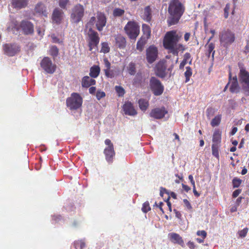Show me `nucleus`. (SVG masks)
I'll list each match as a JSON object with an SVG mask.
<instances>
[{"label": "nucleus", "mask_w": 249, "mask_h": 249, "mask_svg": "<svg viewBox=\"0 0 249 249\" xmlns=\"http://www.w3.org/2000/svg\"><path fill=\"white\" fill-rule=\"evenodd\" d=\"M181 36H182L178 34L176 30L167 32L163 40L164 48L174 55H178L179 51L183 52L185 50L182 44L178 43Z\"/></svg>", "instance_id": "nucleus-1"}, {"label": "nucleus", "mask_w": 249, "mask_h": 249, "mask_svg": "<svg viewBox=\"0 0 249 249\" xmlns=\"http://www.w3.org/2000/svg\"><path fill=\"white\" fill-rule=\"evenodd\" d=\"M185 8L179 0H172L168 8L170 15L167 22L169 26L177 24L184 12Z\"/></svg>", "instance_id": "nucleus-2"}, {"label": "nucleus", "mask_w": 249, "mask_h": 249, "mask_svg": "<svg viewBox=\"0 0 249 249\" xmlns=\"http://www.w3.org/2000/svg\"><path fill=\"white\" fill-rule=\"evenodd\" d=\"M83 103V98L78 93L73 92L71 96L66 99V105L71 110H77L80 108Z\"/></svg>", "instance_id": "nucleus-3"}, {"label": "nucleus", "mask_w": 249, "mask_h": 249, "mask_svg": "<svg viewBox=\"0 0 249 249\" xmlns=\"http://www.w3.org/2000/svg\"><path fill=\"white\" fill-rule=\"evenodd\" d=\"M235 40V34L229 29L224 30L219 35V41L225 48H228Z\"/></svg>", "instance_id": "nucleus-4"}, {"label": "nucleus", "mask_w": 249, "mask_h": 249, "mask_svg": "<svg viewBox=\"0 0 249 249\" xmlns=\"http://www.w3.org/2000/svg\"><path fill=\"white\" fill-rule=\"evenodd\" d=\"M124 30L131 39L135 40L140 33V27L134 21H128L125 26Z\"/></svg>", "instance_id": "nucleus-5"}, {"label": "nucleus", "mask_w": 249, "mask_h": 249, "mask_svg": "<svg viewBox=\"0 0 249 249\" xmlns=\"http://www.w3.org/2000/svg\"><path fill=\"white\" fill-rule=\"evenodd\" d=\"M85 9L84 6L81 4H77L71 9L70 16L72 21L78 23L81 20L84 15Z\"/></svg>", "instance_id": "nucleus-6"}, {"label": "nucleus", "mask_w": 249, "mask_h": 249, "mask_svg": "<svg viewBox=\"0 0 249 249\" xmlns=\"http://www.w3.org/2000/svg\"><path fill=\"white\" fill-rule=\"evenodd\" d=\"M149 87L153 93L156 96L161 95L164 89L161 82L154 76H152L150 79Z\"/></svg>", "instance_id": "nucleus-7"}, {"label": "nucleus", "mask_w": 249, "mask_h": 249, "mask_svg": "<svg viewBox=\"0 0 249 249\" xmlns=\"http://www.w3.org/2000/svg\"><path fill=\"white\" fill-rule=\"evenodd\" d=\"M105 143L107 146L104 150V154L105 156L106 160L108 163L110 164L113 162L115 156L114 146L111 141L108 139L105 141Z\"/></svg>", "instance_id": "nucleus-8"}, {"label": "nucleus", "mask_w": 249, "mask_h": 249, "mask_svg": "<svg viewBox=\"0 0 249 249\" xmlns=\"http://www.w3.org/2000/svg\"><path fill=\"white\" fill-rule=\"evenodd\" d=\"M238 76L243 90L249 92V72L244 68H241Z\"/></svg>", "instance_id": "nucleus-9"}, {"label": "nucleus", "mask_w": 249, "mask_h": 249, "mask_svg": "<svg viewBox=\"0 0 249 249\" xmlns=\"http://www.w3.org/2000/svg\"><path fill=\"white\" fill-rule=\"evenodd\" d=\"M88 36L89 37L88 46L89 50L91 51L93 49L97 48L100 41V37L98 33L91 28L89 29Z\"/></svg>", "instance_id": "nucleus-10"}, {"label": "nucleus", "mask_w": 249, "mask_h": 249, "mask_svg": "<svg viewBox=\"0 0 249 249\" xmlns=\"http://www.w3.org/2000/svg\"><path fill=\"white\" fill-rule=\"evenodd\" d=\"M40 64L41 68L48 73H53L56 69V65L53 63L49 57H44Z\"/></svg>", "instance_id": "nucleus-11"}, {"label": "nucleus", "mask_w": 249, "mask_h": 249, "mask_svg": "<svg viewBox=\"0 0 249 249\" xmlns=\"http://www.w3.org/2000/svg\"><path fill=\"white\" fill-rule=\"evenodd\" d=\"M158 50L154 45H150L146 50V58L147 62L152 64L156 61L158 57Z\"/></svg>", "instance_id": "nucleus-12"}, {"label": "nucleus", "mask_w": 249, "mask_h": 249, "mask_svg": "<svg viewBox=\"0 0 249 249\" xmlns=\"http://www.w3.org/2000/svg\"><path fill=\"white\" fill-rule=\"evenodd\" d=\"M4 53L9 56H13L20 51V47L16 43L5 44L3 46Z\"/></svg>", "instance_id": "nucleus-13"}, {"label": "nucleus", "mask_w": 249, "mask_h": 249, "mask_svg": "<svg viewBox=\"0 0 249 249\" xmlns=\"http://www.w3.org/2000/svg\"><path fill=\"white\" fill-rule=\"evenodd\" d=\"M168 113V111L165 107H156L152 109L149 113V116L155 119H161Z\"/></svg>", "instance_id": "nucleus-14"}, {"label": "nucleus", "mask_w": 249, "mask_h": 249, "mask_svg": "<svg viewBox=\"0 0 249 249\" xmlns=\"http://www.w3.org/2000/svg\"><path fill=\"white\" fill-rule=\"evenodd\" d=\"M167 66L164 61H159L155 67V74L160 78H164L167 75Z\"/></svg>", "instance_id": "nucleus-15"}, {"label": "nucleus", "mask_w": 249, "mask_h": 249, "mask_svg": "<svg viewBox=\"0 0 249 249\" xmlns=\"http://www.w3.org/2000/svg\"><path fill=\"white\" fill-rule=\"evenodd\" d=\"M19 27L24 35H28L34 33V25L29 21L25 20L21 21L19 25Z\"/></svg>", "instance_id": "nucleus-16"}, {"label": "nucleus", "mask_w": 249, "mask_h": 249, "mask_svg": "<svg viewBox=\"0 0 249 249\" xmlns=\"http://www.w3.org/2000/svg\"><path fill=\"white\" fill-rule=\"evenodd\" d=\"M64 13L62 10L58 8H55L52 15V19L53 23L59 24L61 23L63 18Z\"/></svg>", "instance_id": "nucleus-17"}, {"label": "nucleus", "mask_w": 249, "mask_h": 249, "mask_svg": "<svg viewBox=\"0 0 249 249\" xmlns=\"http://www.w3.org/2000/svg\"><path fill=\"white\" fill-rule=\"evenodd\" d=\"M123 109L126 115L134 116L137 114V111L130 102H125L123 106Z\"/></svg>", "instance_id": "nucleus-18"}, {"label": "nucleus", "mask_w": 249, "mask_h": 249, "mask_svg": "<svg viewBox=\"0 0 249 249\" xmlns=\"http://www.w3.org/2000/svg\"><path fill=\"white\" fill-rule=\"evenodd\" d=\"M104 63L105 69L104 71L105 72V75L109 78H112L114 77V73L112 71L110 70L111 64L108 61L107 57H105L103 59Z\"/></svg>", "instance_id": "nucleus-19"}, {"label": "nucleus", "mask_w": 249, "mask_h": 249, "mask_svg": "<svg viewBox=\"0 0 249 249\" xmlns=\"http://www.w3.org/2000/svg\"><path fill=\"white\" fill-rule=\"evenodd\" d=\"M106 24V18L104 14L100 13L97 16V21L96 24L97 29L101 31Z\"/></svg>", "instance_id": "nucleus-20"}, {"label": "nucleus", "mask_w": 249, "mask_h": 249, "mask_svg": "<svg viewBox=\"0 0 249 249\" xmlns=\"http://www.w3.org/2000/svg\"><path fill=\"white\" fill-rule=\"evenodd\" d=\"M96 82V80L94 78H90L88 76H85L82 79L81 85L83 88H88L95 85Z\"/></svg>", "instance_id": "nucleus-21"}, {"label": "nucleus", "mask_w": 249, "mask_h": 249, "mask_svg": "<svg viewBox=\"0 0 249 249\" xmlns=\"http://www.w3.org/2000/svg\"><path fill=\"white\" fill-rule=\"evenodd\" d=\"M28 2V0H11V3L13 8L21 9L25 8Z\"/></svg>", "instance_id": "nucleus-22"}, {"label": "nucleus", "mask_w": 249, "mask_h": 249, "mask_svg": "<svg viewBox=\"0 0 249 249\" xmlns=\"http://www.w3.org/2000/svg\"><path fill=\"white\" fill-rule=\"evenodd\" d=\"M35 12L40 15L44 16V17L47 16V11L46 7L42 2H40L37 3L35 7Z\"/></svg>", "instance_id": "nucleus-23"}, {"label": "nucleus", "mask_w": 249, "mask_h": 249, "mask_svg": "<svg viewBox=\"0 0 249 249\" xmlns=\"http://www.w3.org/2000/svg\"><path fill=\"white\" fill-rule=\"evenodd\" d=\"M171 241L175 244H178L182 247H184V243L182 237L178 233H171L169 234Z\"/></svg>", "instance_id": "nucleus-24"}, {"label": "nucleus", "mask_w": 249, "mask_h": 249, "mask_svg": "<svg viewBox=\"0 0 249 249\" xmlns=\"http://www.w3.org/2000/svg\"><path fill=\"white\" fill-rule=\"evenodd\" d=\"M142 18L146 21L147 22H150L151 18V10L149 6L145 7L144 9L143 13L142 15Z\"/></svg>", "instance_id": "nucleus-25"}, {"label": "nucleus", "mask_w": 249, "mask_h": 249, "mask_svg": "<svg viewBox=\"0 0 249 249\" xmlns=\"http://www.w3.org/2000/svg\"><path fill=\"white\" fill-rule=\"evenodd\" d=\"M116 45L120 49H124L126 46L125 38L121 35H118L115 37Z\"/></svg>", "instance_id": "nucleus-26"}, {"label": "nucleus", "mask_w": 249, "mask_h": 249, "mask_svg": "<svg viewBox=\"0 0 249 249\" xmlns=\"http://www.w3.org/2000/svg\"><path fill=\"white\" fill-rule=\"evenodd\" d=\"M100 72V68L98 65H94L90 68L89 75L93 78H97Z\"/></svg>", "instance_id": "nucleus-27"}, {"label": "nucleus", "mask_w": 249, "mask_h": 249, "mask_svg": "<svg viewBox=\"0 0 249 249\" xmlns=\"http://www.w3.org/2000/svg\"><path fill=\"white\" fill-rule=\"evenodd\" d=\"M213 143L220 144L221 142V132L219 129H216L213 135Z\"/></svg>", "instance_id": "nucleus-28"}, {"label": "nucleus", "mask_w": 249, "mask_h": 249, "mask_svg": "<svg viewBox=\"0 0 249 249\" xmlns=\"http://www.w3.org/2000/svg\"><path fill=\"white\" fill-rule=\"evenodd\" d=\"M233 81L231 83L230 88V91L231 93H238L240 91V87L239 86L236 76L233 78Z\"/></svg>", "instance_id": "nucleus-29"}, {"label": "nucleus", "mask_w": 249, "mask_h": 249, "mask_svg": "<svg viewBox=\"0 0 249 249\" xmlns=\"http://www.w3.org/2000/svg\"><path fill=\"white\" fill-rule=\"evenodd\" d=\"M142 31L143 36L142 37L147 39H149L151 36V28L150 26L146 24H143L142 25Z\"/></svg>", "instance_id": "nucleus-30"}, {"label": "nucleus", "mask_w": 249, "mask_h": 249, "mask_svg": "<svg viewBox=\"0 0 249 249\" xmlns=\"http://www.w3.org/2000/svg\"><path fill=\"white\" fill-rule=\"evenodd\" d=\"M139 106L141 110L145 111L149 107L148 101L145 99H140L138 101Z\"/></svg>", "instance_id": "nucleus-31"}, {"label": "nucleus", "mask_w": 249, "mask_h": 249, "mask_svg": "<svg viewBox=\"0 0 249 249\" xmlns=\"http://www.w3.org/2000/svg\"><path fill=\"white\" fill-rule=\"evenodd\" d=\"M147 40V39L141 37L137 43V49L140 52H142L146 43Z\"/></svg>", "instance_id": "nucleus-32"}, {"label": "nucleus", "mask_w": 249, "mask_h": 249, "mask_svg": "<svg viewBox=\"0 0 249 249\" xmlns=\"http://www.w3.org/2000/svg\"><path fill=\"white\" fill-rule=\"evenodd\" d=\"M220 147V144H212V154L215 158L218 159L219 155V149Z\"/></svg>", "instance_id": "nucleus-33"}, {"label": "nucleus", "mask_w": 249, "mask_h": 249, "mask_svg": "<svg viewBox=\"0 0 249 249\" xmlns=\"http://www.w3.org/2000/svg\"><path fill=\"white\" fill-rule=\"evenodd\" d=\"M221 117L222 115L221 114L215 116L211 121V125L212 126L215 127L218 126L220 124Z\"/></svg>", "instance_id": "nucleus-34"}, {"label": "nucleus", "mask_w": 249, "mask_h": 249, "mask_svg": "<svg viewBox=\"0 0 249 249\" xmlns=\"http://www.w3.org/2000/svg\"><path fill=\"white\" fill-rule=\"evenodd\" d=\"M124 10L119 8H115L113 11V16L114 17H120L124 14Z\"/></svg>", "instance_id": "nucleus-35"}, {"label": "nucleus", "mask_w": 249, "mask_h": 249, "mask_svg": "<svg viewBox=\"0 0 249 249\" xmlns=\"http://www.w3.org/2000/svg\"><path fill=\"white\" fill-rule=\"evenodd\" d=\"M59 53L58 48L55 46H52L49 50V54L53 58L56 57Z\"/></svg>", "instance_id": "nucleus-36"}, {"label": "nucleus", "mask_w": 249, "mask_h": 249, "mask_svg": "<svg viewBox=\"0 0 249 249\" xmlns=\"http://www.w3.org/2000/svg\"><path fill=\"white\" fill-rule=\"evenodd\" d=\"M186 71L184 73L185 77V82L187 83L190 80V78L192 75V70L190 67H186Z\"/></svg>", "instance_id": "nucleus-37"}, {"label": "nucleus", "mask_w": 249, "mask_h": 249, "mask_svg": "<svg viewBox=\"0 0 249 249\" xmlns=\"http://www.w3.org/2000/svg\"><path fill=\"white\" fill-rule=\"evenodd\" d=\"M142 81V76L141 73H137L133 79V84L140 85Z\"/></svg>", "instance_id": "nucleus-38"}, {"label": "nucleus", "mask_w": 249, "mask_h": 249, "mask_svg": "<svg viewBox=\"0 0 249 249\" xmlns=\"http://www.w3.org/2000/svg\"><path fill=\"white\" fill-rule=\"evenodd\" d=\"M69 0H58V5L60 8L63 9H67V6L70 5Z\"/></svg>", "instance_id": "nucleus-39"}, {"label": "nucleus", "mask_w": 249, "mask_h": 249, "mask_svg": "<svg viewBox=\"0 0 249 249\" xmlns=\"http://www.w3.org/2000/svg\"><path fill=\"white\" fill-rule=\"evenodd\" d=\"M115 89L119 97H122L125 94V90L122 87L116 86H115Z\"/></svg>", "instance_id": "nucleus-40"}, {"label": "nucleus", "mask_w": 249, "mask_h": 249, "mask_svg": "<svg viewBox=\"0 0 249 249\" xmlns=\"http://www.w3.org/2000/svg\"><path fill=\"white\" fill-rule=\"evenodd\" d=\"M216 112L215 108L209 107L206 109V115L208 118H210L211 117L214 115Z\"/></svg>", "instance_id": "nucleus-41"}, {"label": "nucleus", "mask_w": 249, "mask_h": 249, "mask_svg": "<svg viewBox=\"0 0 249 249\" xmlns=\"http://www.w3.org/2000/svg\"><path fill=\"white\" fill-rule=\"evenodd\" d=\"M128 71V73L131 75H133L135 74L136 67L134 63H130L129 64Z\"/></svg>", "instance_id": "nucleus-42"}, {"label": "nucleus", "mask_w": 249, "mask_h": 249, "mask_svg": "<svg viewBox=\"0 0 249 249\" xmlns=\"http://www.w3.org/2000/svg\"><path fill=\"white\" fill-rule=\"evenodd\" d=\"M214 47L215 45L213 43H210L208 44V52L209 56L212 53V57H213L215 53V51H214Z\"/></svg>", "instance_id": "nucleus-43"}, {"label": "nucleus", "mask_w": 249, "mask_h": 249, "mask_svg": "<svg viewBox=\"0 0 249 249\" xmlns=\"http://www.w3.org/2000/svg\"><path fill=\"white\" fill-rule=\"evenodd\" d=\"M109 51L110 48L108 46V43L107 42L102 43V48L101 52L106 53H108Z\"/></svg>", "instance_id": "nucleus-44"}, {"label": "nucleus", "mask_w": 249, "mask_h": 249, "mask_svg": "<svg viewBox=\"0 0 249 249\" xmlns=\"http://www.w3.org/2000/svg\"><path fill=\"white\" fill-rule=\"evenodd\" d=\"M249 231V229L248 228H245L242 230L239 231L238 232V234L239 236V237L241 238H245Z\"/></svg>", "instance_id": "nucleus-45"}, {"label": "nucleus", "mask_w": 249, "mask_h": 249, "mask_svg": "<svg viewBox=\"0 0 249 249\" xmlns=\"http://www.w3.org/2000/svg\"><path fill=\"white\" fill-rule=\"evenodd\" d=\"M142 210L145 213H146L151 210V208L148 201H146L143 204Z\"/></svg>", "instance_id": "nucleus-46"}, {"label": "nucleus", "mask_w": 249, "mask_h": 249, "mask_svg": "<svg viewBox=\"0 0 249 249\" xmlns=\"http://www.w3.org/2000/svg\"><path fill=\"white\" fill-rule=\"evenodd\" d=\"M232 182L233 187V188H237L241 185L242 180L239 178H235L232 179Z\"/></svg>", "instance_id": "nucleus-47"}, {"label": "nucleus", "mask_w": 249, "mask_h": 249, "mask_svg": "<svg viewBox=\"0 0 249 249\" xmlns=\"http://www.w3.org/2000/svg\"><path fill=\"white\" fill-rule=\"evenodd\" d=\"M75 248L80 247V249H83L85 247V243L82 241H78L74 243Z\"/></svg>", "instance_id": "nucleus-48"}, {"label": "nucleus", "mask_w": 249, "mask_h": 249, "mask_svg": "<svg viewBox=\"0 0 249 249\" xmlns=\"http://www.w3.org/2000/svg\"><path fill=\"white\" fill-rule=\"evenodd\" d=\"M105 96L106 93L104 91L98 90L96 92V96L98 100H100L101 98L105 97Z\"/></svg>", "instance_id": "nucleus-49"}, {"label": "nucleus", "mask_w": 249, "mask_h": 249, "mask_svg": "<svg viewBox=\"0 0 249 249\" xmlns=\"http://www.w3.org/2000/svg\"><path fill=\"white\" fill-rule=\"evenodd\" d=\"M230 9V4L229 3H227L226 5V6L224 9V18H227L229 17V12Z\"/></svg>", "instance_id": "nucleus-50"}, {"label": "nucleus", "mask_w": 249, "mask_h": 249, "mask_svg": "<svg viewBox=\"0 0 249 249\" xmlns=\"http://www.w3.org/2000/svg\"><path fill=\"white\" fill-rule=\"evenodd\" d=\"M196 234L198 236H201L203 239H205L207 236V232L204 230L198 231L196 232Z\"/></svg>", "instance_id": "nucleus-51"}, {"label": "nucleus", "mask_w": 249, "mask_h": 249, "mask_svg": "<svg viewBox=\"0 0 249 249\" xmlns=\"http://www.w3.org/2000/svg\"><path fill=\"white\" fill-rule=\"evenodd\" d=\"M183 202L184 203L185 206L188 209L191 210L192 209V207L191 206V203L187 199H183Z\"/></svg>", "instance_id": "nucleus-52"}, {"label": "nucleus", "mask_w": 249, "mask_h": 249, "mask_svg": "<svg viewBox=\"0 0 249 249\" xmlns=\"http://www.w3.org/2000/svg\"><path fill=\"white\" fill-rule=\"evenodd\" d=\"M241 189H237L235 190L232 195V196L233 198H235L238 196L241 193Z\"/></svg>", "instance_id": "nucleus-53"}, {"label": "nucleus", "mask_w": 249, "mask_h": 249, "mask_svg": "<svg viewBox=\"0 0 249 249\" xmlns=\"http://www.w3.org/2000/svg\"><path fill=\"white\" fill-rule=\"evenodd\" d=\"M51 37L52 38L53 43H60L61 42L60 39L55 36L54 35H52Z\"/></svg>", "instance_id": "nucleus-54"}, {"label": "nucleus", "mask_w": 249, "mask_h": 249, "mask_svg": "<svg viewBox=\"0 0 249 249\" xmlns=\"http://www.w3.org/2000/svg\"><path fill=\"white\" fill-rule=\"evenodd\" d=\"M187 244L190 249H195L196 248V245H195V243L191 241H189Z\"/></svg>", "instance_id": "nucleus-55"}, {"label": "nucleus", "mask_w": 249, "mask_h": 249, "mask_svg": "<svg viewBox=\"0 0 249 249\" xmlns=\"http://www.w3.org/2000/svg\"><path fill=\"white\" fill-rule=\"evenodd\" d=\"M96 20V18L95 17H92L90 18L89 22L88 23V25L92 26L94 25Z\"/></svg>", "instance_id": "nucleus-56"}, {"label": "nucleus", "mask_w": 249, "mask_h": 249, "mask_svg": "<svg viewBox=\"0 0 249 249\" xmlns=\"http://www.w3.org/2000/svg\"><path fill=\"white\" fill-rule=\"evenodd\" d=\"M244 53L246 54H248L249 56V42L248 41V43L244 48Z\"/></svg>", "instance_id": "nucleus-57"}, {"label": "nucleus", "mask_w": 249, "mask_h": 249, "mask_svg": "<svg viewBox=\"0 0 249 249\" xmlns=\"http://www.w3.org/2000/svg\"><path fill=\"white\" fill-rule=\"evenodd\" d=\"M191 55L189 53H186L184 55V58L183 60H185V61L187 62V61L191 58Z\"/></svg>", "instance_id": "nucleus-58"}, {"label": "nucleus", "mask_w": 249, "mask_h": 249, "mask_svg": "<svg viewBox=\"0 0 249 249\" xmlns=\"http://www.w3.org/2000/svg\"><path fill=\"white\" fill-rule=\"evenodd\" d=\"M89 93L91 94H94L96 92V88L95 87L91 86V87H89Z\"/></svg>", "instance_id": "nucleus-59"}, {"label": "nucleus", "mask_w": 249, "mask_h": 249, "mask_svg": "<svg viewBox=\"0 0 249 249\" xmlns=\"http://www.w3.org/2000/svg\"><path fill=\"white\" fill-rule=\"evenodd\" d=\"M174 212L175 213L176 216L178 218L180 219L181 217V214L180 213L179 211H177L176 209H174Z\"/></svg>", "instance_id": "nucleus-60"}, {"label": "nucleus", "mask_w": 249, "mask_h": 249, "mask_svg": "<svg viewBox=\"0 0 249 249\" xmlns=\"http://www.w3.org/2000/svg\"><path fill=\"white\" fill-rule=\"evenodd\" d=\"M182 188L186 192H188L189 191L191 190V188L189 187L188 185H185L184 184H182Z\"/></svg>", "instance_id": "nucleus-61"}, {"label": "nucleus", "mask_w": 249, "mask_h": 249, "mask_svg": "<svg viewBox=\"0 0 249 249\" xmlns=\"http://www.w3.org/2000/svg\"><path fill=\"white\" fill-rule=\"evenodd\" d=\"M187 63V62L185 61V60H183L180 63V65H179V69H183L184 67L185 66V65Z\"/></svg>", "instance_id": "nucleus-62"}, {"label": "nucleus", "mask_w": 249, "mask_h": 249, "mask_svg": "<svg viewBox=\"0 0 249 249\" xmlns=\"http://www.w3.org/2000/svg\"><path fill=\"white\" fill-rule=\"evenodd\" d=\"M237 131V128L236 127H234L232 128L231 132H230L231 135H234L236 132Z\"/></svg>", "instance_id": "nucleus-63"}, {"label": "nucleus", "mask_w": 249, "mask_h": 249, "mask_svg": "<svg viewBox=\"0 0 249 249\" xmlns=\"http://www.w3.org/2000/svg\"><path fill=\"white\" fill-rule=\"evenodd\" d=\"M190 34L189 33H186L184 35V40L188 41L190 38Z\"/></svg>", "instance_id": "nucleus-64"}]
</instances>
